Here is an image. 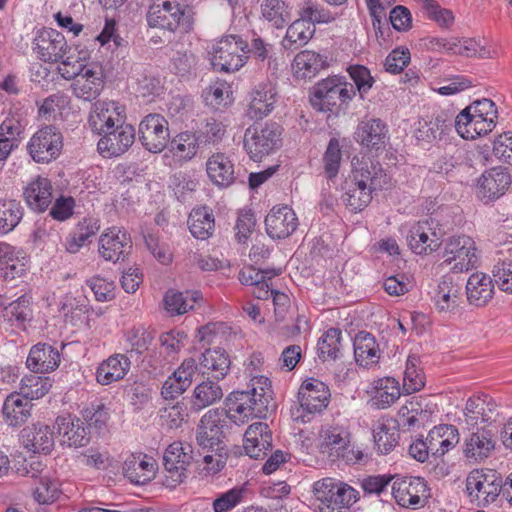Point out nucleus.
Returning <instances> with one entry per match:
<instances>
[{
    "mask_svg": "<svg viewBox=\"0 0 512 512\" xmlns=\"http://www.w3.org/2000/svg\"><path fill=\"white\" fill-rule=\"evenodd\" d=\"M251 389L248 391H234L226 398L227 410L225 416L241 425L247 422L249 417L261 418L266 415L270 402V382L264 376L251 379Z\"/></svg>",
    "mask_w": 512,
    "mask_h": 512,
    "instance_id": "1",
    "label": "nucleus"
},
{
    "mask_svg": "<svg viewBox=\"0 0 512 512\" xmlns=\"http://www.w3.org/2000/svg\"><path fill=\"white\" fill-rule=\"evenodd\" d=\"M194 8L181 0H151L147 25L169 33H189L194 27Z\"/></svg>",
    "mask_w": 512,
    "mask_h": 512,
    "instance_id": "2",
    "label": "nucleus"
},
{
    "mask_svg": "<svg viewBox=\"0 0 512 512\" xmlns=\"http://www.w3.org/2000/svg\"><path fill=\"white\" fill-rule=\"evenodd\" d=\"M355 95L353 84L346 82L343 77L332 76L314 85L310 102L318 111L337 114L347 107Z\"/></svg>",
    "mask_w": 512,
    "mask_h": 512,
    "instance_id": "3",
    "label": "nucleus"
},
{
    "mask_svg": "<svg viewBox=\"0 0 512 512\" xmlns=\"http://www.w3.org/2000/svg\"><path fill=\"white\" fill-rule=\"evenodd\" d=\"M320 452L331 461L341 460L351 465L359 463L363 459L360 450H354L350 444V433L342 426H329L320 432Z\"/></svg>",
    "mask_w": 512,
    "mask_h": 512,
    "instance_id": "4",
    "label": "nucleus"
},
{
    "mask_svg": "<svg viewBox=\"0 0 512 512\" xmlns=\"http://www.w3.org/2000/svg\"><path fill=\"white\" fill-rule=\"evenodd\" d=\"M248 51L249 44L240 35H225L212 48L211 64L220 71H237L245 64Z\"/></svg>",
    "mask_w": 512,
    "mask_h": 512,
    "instance_id": "5",
    "label": "nucleus"
},
{
    "mask_svg": "<svg viewBox=\"0 0 512 512\" xmlns=\"http://www.w3.org/2000/svg\"><path fill=\"white\" fill-rule=\"evenodd\" d=\"M280 136L281 128L275 122L250 126L244 133V149L252 160L260 161L280 146Z\"/></svg>",
    "mask_w": 512,
    "mask_h": 512,
    "instance_id": "6",
    "label": "nucleus"
},
{
    "mask_svg": "<svg viewBox=\"0 0 512 512\" xmlns=\"http://www.w3.org/2000/svg\"><path fill=\"white\" fill-rule=\"evenodd\" d=\"M474 240L466 235L453 236L446 240L440 264L453 273H462L474 268L478 262Z\"/></svg>",
    "mask_w": 512,
    "mask_h": 512,
    "instance_id": "7",
    "label": "nucleus"
},
{
    "mask_svg": "<svg viewBox=\"0 0 512 512\" xmlns=\"http://www.w3.org/2000/svg\"><path fill=\"white\" fill-rule=\"evenodd\" d=\"M312 493L319 507L337 505H353L359 499V492L349 484L333 478L325 477L315 481L312 485Z\"/></svg>",
    "mask_w": 512,
    "mask_h": 512,
    "instance_id": "8",
    "label": "nucleus"
},
{
    "mask_svg": "<svg viewBox=\"0 0 512 512\" xmlns=\"http://www.w3.org/2000/svg\"><path fill=\"white\" fill-rule=\"evenodd\" d=\"M466 490L482 505L493 503L502 495V477L495 470L475 469L467 476Z\"/></svg>",
    "mask_w": 512,
    "mask_h": 512,
    "instance_id": "9",
    "label": "nucleus"
},
{
    "mask_svg": "<svg viewBox=\"0 0 512 512\" xmlns=\"http://www.w3.org/2000/svg\"><path fill=\"white\" fill-rule=\"evenodd\" d=\"M138 135L139 141L147 151L160 153L169 143L168 121L161 114H148L139 123Z\"/></svg>",
    "mask_w": 512,
    "mask_h": 512,
    "instance_id": "10",
    "label": "nucleus"
},
{
    "mask_svg": "<svg viewBox=\"0 0 512 512\" xmlns=\"http://www.w3.org/2000/svg\"><path fill=\"white\" fill-rule=\"evenodd\" d=\"M63 147V136L55 126L38 130L28 143V151L35 162L49 163L56 159Z\"/></svg>",
    "mask_w": 512,
    "mask_h": 512,
    "instance_id": "11",
    "label": "nucleus"
},
{
    "mask_svg": "<svg viewBox=\"0 0 512 512\" xmlns=\"http://www.w3.org/2000/svg\"><path fill=\"white\" fill-rule=\"evenodd\" d=\"M226 419L224 410L211 409L206 412L197 426L196 441L197 444L203 448L214 451L224 450L222 446L224 438V427L226 426Z\"/></svg>",
    "mask_w": 512,
    "mask_h": 512,
    "instance_id": "12",
    "label": "nucleus"
},
{
    "mask_svg": "<svg viewBox=\"0 0 512 512\" xmlns=\"http://www.w3.org/2000/svg\"><path fill=\"white\" fill-rule=\"evenodd\" d=\"M192 460L191 455L185 451L182 443L170 444L163 455V465L166 471L163 485L168 488H175L187 477V467Z\"/></svg>",
    "mask_w": 512,
    "mask_h": 512,
    "instance_id": "13",
    "label": "nucleus"
},
{
    "mask_svg": "<svg viewBox=\"0 0 512 512\" xmlns=\"http://www.w3.org/2000/svg\"><path fill=\"white\" fill-rule=\"evenodd\" d=\"M135 135L134 127L123 120L101 135L97 149L104 157H118L133 145Z\"/></svg>",
    "mask_w": 512,
    "mask_h": 512,
    "instance_id": "14",
    "label": "nucleus"
},
{
    "mask_svg": "<svg viewBox=\"0 0 512 512\" xmlns=\"http://www.w3.org/2000/svg\"><path fill=\"white\" fill-rule=\"evenodd\" d=\"M392 494L400 506L415 509L425 504L429 489L423 478L403 477L393 482Z\"/></svg>",
    "mask_w": 512,
    "mask_h": 512,
    "instance_id": "15",
    "label": "nucleus"
},
{
    "mask_svg": "<svg viewBox=\"0 0 512 512\" xmlns=\"http://www.w3.org/2000/svg\"><path fill=\"white\" fill-rule=\"evenodd\" d=\"M511 183L512 177L506 167L490 168L478 180L477 196L484 203L493 202L506 193Z\"/></svg>",
    "mask_w": 512,
    "mask_h": 512,
    "instance_id": "16",
    "label": "nucleus"
},
{
    "mask_svg": "<svg viewBox=\"0 0 512 512\" xmlns=\"http://www.w3.org/2000/svg\"><path fill=\"white\" fill-rule=\"evenodd\" d=\"M132 240L130 235L121 228H108L99 238V254L113 263L124 261L131 253Z\"/></svg>",
    "mask_w": 512,
    "mask_h": 512,
    "instance_id": "17",
    "label": "nucleus"
},
{
    "mask_svg": "<svg viewBox=\"0 0 512 512\" xmlns=\"http://www.w3.org/2000/svg\"><path fill=\"white\" fill-rule=\"evenodd\" d=\"M433 224L432 220H425L411 226L407 234V243L415 254L428 255L441 246L442 233L436 230Z\"/></svg>",
    "mask_w": 512,
    "mask_h": 512,
    "instance_id": "18",
    "label": "nucleus"
},
{
    "mask_svg": "<svg viewBox=\"0 0 512 512\" xmlns=\"http://www.w3.org/2000/svg\"><path fill=\"white\" fill-rule=\"evenodd\" d=\"M497 432L496 425H483L473 431L465 440V457L477 463L488 458L495 448Z\"/></svg>",
    "mask_w": 512,
    "mask_h": 512,
    "instance_id": "19",
    "label": "nucleus"
},
{
    "mask_svg": "<svg viewBox=\"0 0 512 512\" xmlns=\"http://www.w3.org/2000/svg\"><path fill=\"white\" fill-rule=\"evenodd\" d=\"M496 402L487 396L470 397L463 411V423L468 430L479 428V424L495 425L498 417Z\"/></svg>",
    "mask_w": 512,
    "mask_h": 512,
    "instance_id": "20",
    "label": "nucleus"
},
{
    "mask_svg": "<svg viewBox=\"0 0 512 512\" xmlns=\"http://www.w3.org/2000/svg\"><path fill=\"white\" fill-rule=\"evenodd\" d=\"M298 399L303 412L314 415L321 413L328 406L330 391L322 381L309 378L301 384Z\"/></svg>",
    "mask_w": 512,
    "mask_h": 512,
    "instance_id": "21",
    "label": "nucleus"
},
{
    "mask_svg": "<svg viewBox=\"0 0 512 512\" xmlns=\"http://www.w3.org/2000/svg\"><path fill=\"white\" fill-rule=\"evenodd\" d=\"M34 50L45 62H58L63 59L68 45L64 35L52 28H44L34 39Z\"/></svg>",
    "mask_w": 512,
    "mask_h": 512,
    "instance_id": "22",
    "label": "nucleus"
},
{
    "mask_svg": "<svg viewBox=\"0 0 512 512\" xmlns=\"http://www.w3.org/2000/svg\"><path fill=\"white\" fill-rule=\"evenodd\" d=\"M351 178L357 184L368 186L373 191L386 188L391 180L382 165L370 158H363L362 161L354 166Z\"/></svg>",
    "mask_w": 512,
    "mask_h": 512,
    "instance_id": "23",
    "label": "nucleus"
},
{
    "mask_svg": "<svg viewBox=\"0 0 512 512\" xmlns=\"http://www.w3.org/2000/svg\"><path fill=\"white\" fill-rule=\"evenodd\" d=\"M123 108L114 101H97L89 115V125L98 135L112 129L124 120Z\"/></svg>",
    "mask_w": 512,
    "mask_h": 512,
    "instance_id": "24",
    "label": "nucleus"
},
{
    "mask_svg": "<svg viewBox=\"0 0 512 512\" xmlns=\"http://www.w3.org/2000/svg\"><path fill=\"white\" fill-rule=\"evenodd\" d=\"M297 226L298 218L288 206L274 207L265 218L266 232L272 239L289 237Z\"/></svg>",
    "mask_w": 512,
    "mask_h": 512,
    "instance_id": "25",
    "label": "nucleus"
},
{
    "mask_svg": "<svg viewBox=\"0 0 512 512\" xmlns=\"http://www.w3.org/2000/svg\"><path fill=\"white\" fill-rule=\"evenodd\" d=\"M244 450L250 458L259 459L272 448V433L264 422L251 424L244 434Z\"/></svg>",
    "mask_w": 512,
    "mask_h": 512,
    "instance_id": "26",
    "label": "nucleus"
},
{
    "mask_svg": "<svg viewBox=\"0 0 512 512\" xmlns=\"http://www.w3.org/2000/svg\"><path fill=\"white\" fill-rule=\"evenodd\" d=\"M73 94L85 101L96 99L104 88L103 73L100 68L84 67L71 85Z\"/></svg>",
    "mask_w": 512,
    "mask_h": 512,
    "instance_id": "27",
    "label": "nucleus"
},
{
    "mask_svg": "<svg viewBox=\"0 0 512 512\" xmlns=\"http://www.w3.org/2000/svg\"><path fill=\"white\" fill-rule=\"evenodd\" d=\"M355 140L370 150H382L388 142V128L380 119L362 121L355 131Z\"/></svg>",
    "mask_w": 512,
    "mask_h": 512,
    "instance_id": "28",
    "label": "nucleus"
},
{
    "mask_svg": "<svg viewBox=\"0 0 512 512\" xmlns=\"http://www.w3.org/2000/svg\"><path fill=\"white\" fill-rule=\"evenodd\" d=\"M276 98L277 90L272 82L259 83L251 93L248 116L253 120L263 119L273 110Z\"/></svg>",
    "mask_w": 512,
    "mask_h": 512,
    "instance_id": "29",
    "label": "nucleus"
},
{
    "mask_svg": "<svg viewBox=\"0 0 512 512\" xmlns=\"http://www.w3.org/2000/svg\"><path fill=\"white\" fill-rule=\"evenodd\" d=\"M156 461L147 455L131 454L123 464L124 476L133 484L144 485L155 477Z\"/></svg>",
    "mask_w": 512,
    "mask_h": 512,
    "instance_id": "30",
    "label": "nucleus"
},
{
    "mask_svg": "<svg viewBox=\"0 0 512 512\" xmlns=\"http://www.w3.org/2000/svg\"><path fill=\"white\" fill-rule=\"evenodd\" d=\"M473 116L470 108H464L455 118L454 126L457 133L464 139H476L490 133L496 125L495 121Z\"/></svg>",
    "mask_w": 512,
    "mask_h": 512,
    "instance_id": "31",
    "label": "nucleus"
},
{
    "mask_svg": "<svg viewBox=\"0 0 512 512\" xmlns=\"http://www.w3.org/2000/svg\"><path fill=\"white\" fill-rule=\"evenodd\" d=\"M23 196L26 204L33 211H46L53 200L51 181L48 178L37 176L24 188Z\"/></svg>",
    "mask_w": 512,
    "mask_h": 512,
    "instance_id": "32",
    "label": "nucleus"
},
{
    "mask_svg": "<svg viewBox=\"0 0 512 512\" xmlns=\"http://www.w3.org/2000/svg\"><path fill=\"white\" fill-rule=\"evenodd\" d=\"M60 363L59 351L50 344L38 343L34 345L28 355L26 364L35 373H49L54 371Z\"/></svg>",
    "mask_w": 512,
    "mask_h": 512,
    "instance_id": "33",
    "label": "nucleus"
},
{
    "mask_svg": "<svg viewBox=\"0 0 512 512\" xmlns=\"http://www.w3.org/2000/svg\"><path fill=\"white\" fill-rule=\"evenodd\" d=\"M20 441L33 453L47 454L54 446L53 432L48 425L36 424L21 431Z\"/></svg>",
    "mask_w": 512,
    "mask_h": 512,
    "instance_id": "34",
    "label": "nucleus"
},
{
    "mask_svg": "<svg viewBox=\"0 0 512 512\" xmlns=\"http://www.w3.org/2000/svg\"><path fill=\"white\" fill-rule=\"evenodd\" d=\"M56 424L63 443L70 447H84L89 444L90 436L81 419L71 415L61 416L57 418Z\"/></svg>",
    "mask_w": 512,
    "mask_h": 512,
    "instance_id": "35",
    "label": "nucleus"
},
{
    "mask_svg": "<svg viewBox=\"0 0 512 512\" xmlns=\"http://www.w3.org/2000/svg\"><path fill=\"white\" fill-rule=\"evenodd\" d=\"M466 294L469 304L484 307L493 298L494 281L484 273H474L467 280Z\"/></svg>",
    "mask_w": 512,
    "mask_h": 512,
    "instance_id": "36",
    "label": "nucleus"
},
{
    "mask_svg": "<svg viewBox=\"0 0 512 512\" xmlns=\"http://www.w3.org/2000/svg\"><path fill=\"white\" fill-rule=\"evenodd\" d=\"M131 362L124 354H114L99 364L96 380L101 385H109L122 380L130 369Z\"/></svg>",
    "mask_w": 512,
    "mask_h": 512,
    "instance_id": "37",
    "label": "nucleus"
},
{
    "mask_svg": "<svg viewBox=\"0 0 512 512\" xmlns=\"http://www.w3.org/2000/svg\"><path fill=\"white\" fill-rule=\"evenodd\" d=\"M209 179L219 187H229L235 182L234 165L223 153H215L206 163Z\"/></svg>",
    "mask_w": 512,
    "mask_h": 512,
    "instance_id": "38",
    "label": "nucleus"
},
{
    "mask_svg": "<svg viewBox=\"0 0 512 512\" xmlns=\"http://www.w3.org/2000/svg\"><path fill=\"white\" fill-rule=\"evenodd\" d=\"M356 362L362 367H371L380 359V349L375 337L366 331L356 334L353 342Z\"/></svg>",
    "mask_w": 512,
    "mask_h": 512,
    "instance_id": "39",
    "label": "nucleus"
},
{
    "mask_svg": "<svg viewBox=\"0 0 512 512\" xmlns=\"http://www.w3.org/2000/svg\"><path fill=\"white\" fill-rule=\"evenodd\" d=\"M452 126V117L444 111L436 114L430 120L418 122L415 130V137L418 141L431 143L441 136Z\"/></svg>",
    "mask_w": 512,
    "mask_h": 512,
    "instance_id": "40",
    "label": "nucleus"
},
{
    "mask_svg": "<svg viewBox=\"0 0 512 512\" xmlns=\"http://www.w3.org/2000/svg\"><path fill=\"white\" fill-rule=\"evenodd\" d=\"M373 437L377 450L381 454H388L398 443L397 422L393 419L379 420L373 429Z\"/></svg>",
    "mask_w": 512,
    "mask_h": 512,
    "instance_id": "41",
    "label": "nucleus"
},
{
    "mask_svg": "<svg viewBox=\"0 0 512 512\" xmlns=\"http://www.w3.org/2000/svg\"><path fill=\"white\" fill-rule=\"evenodd\" d=\"M323 57L309 50L298 53L293 60V69L297 78L311 79L324 67Z\"/></svg>",
    "mask_w": 512,
    "mask_h": 512,
    "instance_id": "42",
    "label": "nucleus"
},
{
    "mask_svg": "<svg viewBox=\"0 0 512 512\" xmlns=\"http://www.w3.org/2000/svg\"><path fill=\"white\" fill-rule=\"evenodd\" d=\"M32 405L20 394H10L3 404V415L11 426H19L30 416Z\"/></svg>",
    "mask_w": 512,
    "mask_h": 512,
    "instance_id": "43",
    "label": "nucleus"
},
{
    "mask_svg": "<svg viewBox=\"0 0 512 512\" xmlns=\"http://www.w3.org/2000/svg\"><path fill=\"white\" fill-rule=\"evenodd\" d=\"M201 367L210 370L217 381L223 379L230 370L231 361L224 349H206L200 358Z\"/></svg>",
    "mask_w": 512,
    "mask_h": 512,
    "instance_id": "44",
    "label": "nucleus"
},
{
    "mask_svg": "<svg viewBox=\"0 0 512 512\" xmlns=\"http://www.w3.org/2000/svg\"><path fill=\"white\" fill-rule=\"evenodd\" d=\"M315 28L306 20H295L287 29L282 45L286 50H297L313 37Z\"/></svg>",
    "mask_w": 512,
    "mask_h": 512,
    "instance_id": "45",
    "label": "nucleus"
},
{
    "mask_svg": "<svg viewBox=\"0 0 512 512\" xmlns=\"http://www.w3.org/2000/svg\"><path fill=\"white\" fill-rule=\"evenodd\" d=\"M188 226L191 234L198 239L209 238L214 231V216L207 207L195 208L188 218Z\"/></svg>",
    "mask_w": 512,
    "mask_h": 512,
    "instance_id": "46",
    "label": "nucleus"
},
{
    "mask_svg": "<svg viewBox=\"0 0 512 512\" xmlns=\"http://www.w3.org/2000/svg\"><path fill=\"white\" fill-rule=\"evenodd\" d=\"M260 11L262 17L277 29L291 20V10L284 0H261Z\"/></svg>",
    "mask_w": 512,
    "mask_h": 512,
    "instance_id": "47",
    "label": "nucleus"
},
{
    "mask_svg": "<svg viewBox=\"0 0 512 512\" xmlns=\"http://www.w3.org/2000/svg\"><path fill=\"white\" fill-rule=\"evenodd\" d=\"M400 388L394 378H383L375 382V394L371 398V405L378 409L390 407L399 397Z\"/></svg>",
    "mask_w": 512,
    "mask_h": 512,
    "instance_id": "48",
    "label": "nucleus"
},
{
    "mask_svg": "<svg viewBox=\"0 0 512 512\" xmlns=\"http://www.w3.org/2000/svg\"><path fill=\"white\" fill-rule=\"evenodd\" d=\"M460 296L461 287L451 277H444L434 296L435 305L440 311H452L458 306Z\"/></svg>",
    "mask_w": 512,
    "mask_h": 512,
    "instance_id": "49",
    "label": "nucleus"
},
{
    "mask_svg": "<svg viewBox=\"0 0 512 512\" xmlns=\"http://www.w3.org/2000/svg\"><path fill=\"white\" fill-rule=\"evenodd\" d=\"M202 145L196 132L185 131L177 134L170 141V151L180 160H191Z\"/></svg>",
    "mask_w": 512,
    "mask_h": 512,
    "instance_id": "50",
    "label": "nucleus"
},
{
    "mask_svg": "<svg viewBox=\"0 0 512 512\" xmlns=\"http://www.w3.org/2000/svg\"><path fill=\"white\" fill-rule=\"evenodd\" d=\"M201 298L197 291L185 293L168 290L164 296L165 308L171 314L181 315L193 309L194 304Z\"/></svg>",
    "mask_w": 512,
    "mask_h": 512,
    "instance_id": "51",
    "label": "nucleus"
},
{
    "mask_svg": "<svg viewBox=\"0 0 512 512\" xmlns=\"http://www.w3.org/2000/svg\"><path fill=\"white\" fill-rule=\"evenodd\" d=\"M223 397V390L218 383L207 379L198 384L193 392L192 406L195 410H202L213 405Z\"/></svg>",
    "mask_w": 512,
    "mask_h": 512,
    "instance_id": "52",
    "label": "nucleus"
},
{
    "mask_svg": "<svg viewBox=\"0 0 512 512\" xmlns=\"http://www.w3.org/2000/svg\"><path fill=\"white\" fill-rule=\"evenodd\" d=\"M100 229L96 220L84 219L79 222L76 229L68 235L65 241L66 251L69 253H77L85 242L95 235Z\"/></svg>",
    "mask_w": 512,
    "mask_h": 512,
    "instance_id": "53",
    "label": "nucleus"
},
{
    "mask_svg": "<svg viewBox=\"0 0 512 512\" xmlns=\"http://www.w3.org/2000/svg\"><path fill=\"white\" fill-rule=\"evenodd\" d=\"M341 335L340 329L330 328L319 338L317 354L322 361L336 360L340 357Z\"/></svg>",
    "mask_w": 512,
    "mask_h": 512,
    "instance_id": "54",
    "label": "nucleus"
},
{
    "mask_svg": "<svg viewBox=\"0 0 512 512\" xmlns=\"http://www.w3.org/2000/svg\"><path fill=\"white\" fill-rule=\"evenodd\" d=\"M23 217V207L16 200L0 199V234L12 231Z\"/></svg>",
    "mask_w": 512,
    "mask_h": 512,
    "instance_id": "55",
    "label": "nucleus"
},
{
    "mask_svg": "<svg viewBox=\"0 0 512 512\" xmlns=\"http://www.w3.org/2000/svg\"><path fill=\"white\" fill-rule=\"evenodd\" d=\"M198 59L188 50L177 51L171 58L170 70L180 78L189 79L196 75Z\"/></svg>",
    "mask_w": 512,
    "mask_h": 512,
    "instance_id": "56",
    "label": "nucleus"
},
{
    "mask_svg": "<svg viewBox=\"0 0 512 512\" xmlns=\"http://www.w3.org/2000/svg\"><path fill=\"white\" fill-rule=\"evenodd\" d=\"M51 386L48 378L39 375H29L22 378L18 394L31 401L42 398L48 393Z\"/></svg>",
    "mask_w": 512,
    "mask_h": 512,
    "instance_id": "57",
    "label": "nucleus"
},
{
    "mask_svg": "<svg viewBox=\"0 0 512 512\" xmlns=\"http://www.w3.org/2000/svg\"><path fill=\"white\" fill-rule=\"evenodd\" d=\"M374 191L351 180V184L343 195V201L354 212L362 211L372 200Z\"/></svg>",
    "mask_w": 512,
    "mask_h": 512,
    "instance_id": "58",
    "label": "nucleus"
},
{
    "mask_svg": "<svg viewBox=\"0 0 512 512\" xmlns=\"http://www.w3.org/2000/svg\"><path fill=\"white\" fill-rule=\"evenodd\" d=\"M0 304L4 306L3 316L8 321L16 320L17 322L23 323L30 317V297L25 294L9 303L2 300Z\"/></svg>",
    "mask_w": 512,
    "mask_h": 512,
    "instance_id": "59",
    "label": "nucleus"
},
{
    "mask_svg": "<svg viewBox=\"0 0 512 512\" xmlns=\"http://www.w3.org/2000/svg\"><path fill=\"white\" fill-rule=\"evenodd\" d=\"M84 421L90 428L101 432L107 428L110 418L108 408L100 402L91 403L82 411Z\"/></svg>",
    "mask_w": 512,
    "mask_h": 512,
    "instance_id": "60",
    "label": "nucleus"
},
{
    "mask_svg": "<svg viewBox=\"0 0 512 512\" xmlns=\"http://www.w3.org/2000/svg\"><path fill=\"white\" fill-rule=\"evenodd\" d=\"M300 17L314 27L315 24H327L332 22L334 15L317 2L306 1L299 11Z\"/></svg>",
    "mask_w": 512,
    "mask_h": 512,
    "instance_id": "61",
    "label": "nucleus"
},
{
    "mask_svg": "<svg viewBox=\"0 0 512 512\" xmlns=\"http://www.w3.org/2000/svg\"><path fill=\"white\" fill-rule=\"evenodd\" d=\"M282 273V268L255 269L253 266L244 267L239 272V281L243 285L256 286L263 280H271Z\"/></svg>",
    "mask_w": 512,
    "mask_h": 512,
    "instance_id": "62",
    "label": "nucleus"
},
{
    "mask_svg": "<svg viewBox=\"0 0 512 512\" xmlns=\"http://www.w3.org/2000/svg\"><path fill=\"white\" fill-rule=\"evenodd\" d=\"M126 341L131 346V351L142 354L147 351L154 339V334L145 327H132L126 333Z\"/></svg>",
    "mask_w": 512,
    "mask_h": 512,
    "instance_id": "63",
    "label": "nucleus"
},
{
    "mask_svg": "<svg viewBox=\"0 0 512 512\" xmlns=\"http://www.w3.org/2000/svg\"><path fill=\"white\" fill-rule=\"evenodd\" d=\"M492 276L500 290L512 294V260L504 259L497 262L492 269Z\"/></svg>",
    "mask_w": 512,
    "mask_h": 512,
    "instance_id": "64",
    "label": "nucleus"
}]
</instances>
